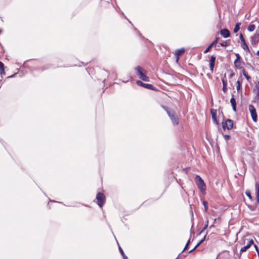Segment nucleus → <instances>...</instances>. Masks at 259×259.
I'll use <instances>...</instances> for the list:
<instances>
[{
  "label": "nucleus",
  "mask_w": 259,
  "mask_h": 259,
  "mask_svg": "<svg viewBox=\"0 0 259 259\" xmlns=\"http://www.w3.org/2000/svg\"><path fill=\"white\" fill-rule=\"evenodd\" d=\"M247 241V244H246V245L248 247V248H249L251 246V245L252 244H253V243H254V241H253V240L252 239H250V240H249V239H244V243H245V241Z\"/></svg>",
  "instance_id": "obj_18"
},
{
  "label": "nucleus",
  "mask_w": 259,
  "mask_h": 259,
  "mask_svg": "<svg viewBox=\"0 0 259 259\" xmlns=\"http://www.w3.org/2000/svg\"><path fill=\"white\" fill-rule=\"evenodd\" d=\"M233 125V120L231 119H227L225 122H222V127L224 130L227 128L228 130L232 128Z\"/></svg>",
  "instance_id": "obj_8"
},
{
  "label": "nucleus",
  "mask_w": 259,
  "mask_h": 259,
  "mask_svg": "<svg viewBox=\"0 0 259 259\" xmlns=\"http://www.w3.org/2000/svg\"><path fill=\"white\" fill-rule=\"evenodd\" d=\"M167 113L171 119L173 124L174 125H177L179 123V120L177 116L176 115L175 112L167 110Z\"/></svg>",
  "instance_id": "obj_5"
},
{
  "label": "nucleus",
  "mask_w": 259,
  "mask_h": 259,
  "mask_svg": "<svg viewBox=\"0 0 259 259\" xmlns=\"http://www.w3.org/2000/svg\"><path fill=\"white\" fill-rule=\"evenodd\" d=\"M203 205H204V207H205V210L206 211V210H207V208H208V206H207V201H203Z\"/></svg>",
  "instance_id": "obj_30"
},
{
  "label": "nucleus",
  "mask_w": 259,
  "mask_h": 259,
  "mask_svg": "<svg viewBox=\"0 0 259 259\" xmlns=\"http://www.w3.org/2000/svg\"><path fill=\"white\" fill-rule=\"evenodd\" d=\"M234 66L236 68L240 69L242 68L241 66V63L240 61L235 60L234 62Z\"/></svg>",
  "instance_id": "obj_19"
},
{
  "label": "nucleus",
  "mask_w": 259,
  "mask_h": 259,
  "mask_svg": "<svg viewBox=\"0 0 259 259\" xmlns=\"http://www.w3.org/2000/svg\"><path fill=\"white\" fill-rule=\"evenodd\" d=\"M257 54L259 56V50L257 52Z\"/></svg>",
  "instance_id": "obj_42"
},
{
  "label": "nucleus",
  "mask_w": 259,
  "mask_h": 259,
  "mask_svg": "<svg viewBox=\"0 0 259 259\" xmlns=\"http://www.w3.org/2000/svg\"><path fill=\"white\" fill-rule=\"evenodd\" d=\"M257 37H255V35L251 37V43L252 45H255L258 42Z\"/></svg>",
  "instance_id": "obj_21"
},
{
  "label": "nucleus",
  "mask_w": 259,
  "mask_h": 259,
  "mask_svg": "<svg viewBox=\"0 0 259 259\" xmlns=\"http://www.w3.org/2000/svg\"><path fill=\"white\" fill-rule=\"evenodd\" d=\"M219 39V37H217L215 38V39L205 49V50L204 51V53H207L209 51L211 48H212L213 46H216V45L218 42Z\"/></svg>",
  "instance_id": "obj_14"
},
{
  "label": "nucleus",
  "mask_w": 259,
  "mask_h": 259,
  "mask_svg": "<svg viewBox=\"0 0 259 259\" xmlns=\"http://www.w3.org/2000/svg\"><path fill=\"white\" fill-rule=\"evenodd\" d=\"M222 80L223 82V91L225 93L227 90V80L225 78H222Z\"/></svg>",
  "instance_id": "obj_16"
},
{
  "label": "nucleus",
  "mask_w": 259,
  "mask_h": 259,
  "mask_svg": "<svg viewBox=\"0 0 259 259\" xmlns=\"http://www.w3.org/2000/svg\"><path fill=\"white\" fill-rule=\"evenodd\" d=\"M240 23H237L236 24L234 28V32L236 33L240 29Z\"/></svg>",
  "instance_id": "obj_22"
},
{
  "label": "nucleus",
  "mask_w": 259,
  "mask_h": 259,
  "mask_svg": "<svg viewBox=\"0 0 259 259\" xmlns=\"http://www.w3.org/2000/svg\"><path fill=\"white\" fill-rule=\"evenodd\" d=\"M190 240H189L188 241V242H187V244H186L189 245V243H190Z\"/></svg>",
  "instance_id": "obj_40"
},
{
  "label": "nucleus",
  "mask_w": 259,
  "mask_h": 259,
  "mask_svg": "<svg viewBox=\"0 0 259 259\" xmlns=\"http://www.w3.org/2000/svg\"><path fill=\"white\" fill-rule=\"evenodd\" d=\"M221 35L224 38H227L229 37L230 35V31L227 29H223L221 30Z\"/></svg>",
  "instance_id": "obj_13"
},
{
  "label": "nucleus",
  "mask_w": 259,
  "mask_h": 259,
  "mask_svg": "<svg viewBox=\"0 0 259 259\" xmlns=\"http://www.w3.org/2000/svg\"><path fill=\"white\" fill-rule=\"evenodd\" d=\"M221 113L223 115V112L222 111H221Z\"/></svg>",
  "instance_id": "obj_43"
},
{
  "label": "nucleus",
  "mask_w": 259,
  "mask_h": 259,
  "mask_svg": "<svg viewBox=\"0 0 259 259\" xmlns=\"http://www.w3.org/2000/svg\"><path fill=\"white\" fill-rule=\"evenodd\" d=\"M196 183L198 188L200 191L203 193L206 190V185L202 179V178L198 175H196L195 177Z\"/></svg>",
  "instance_id": "obj_2"
},
{
  "label": "nucleus",
  "mask_w": 259,
  "mask_h": 259,
  "mask_svg": "<svg viewBox=\"0 0 259 259\" xmlns=\"http://www.w3.org/2000/svg\"><path fill=\"white\" fill-rule=\"evenodd\" d=\"M119 251L120 252V253H121V254L122 255L123 258L124 259H127V257L124 254V252L123 251V250L122 249V248L119 246Z\"/></svg>",
  "instance_id": "obj_26"
},
{
  "label": "nucleus",
  "mask_w": 259,
  "mask_h": 259,
  "mask_svg": "<svg viewBox=\"0 0 259 259\" xmlns=\"http://www.w3.org/2000/svg\"><path fill=\"white\" fill-rule=\"evenodd\" d=\"M254 247L255 248V249H256V251L259 254V250H258V247H257V246L255 244H254Z\"/></svg>",
  "instance_id": "obj_37"
},
{
  "label": "nucleus",
  "mask_w": 259,
  "mask_h": 259,
  "mask_svg": "<svg viewBox=\"0 0 259 259\" xmlns=\"http://www.w3.org/2000/svg\"><path fill=\"white\" fill-rule=\"evenodd\" d=\"M237 85L236 87V89H237V92H239V91L241 89V82L239 80H237Z\"/></svg>",
  "instance_id": "obj_24"
},
{
  "label": "nucleus",
  "mask_w": 259,
  "mask_h": 259,
  "mask_svg": "<svg viewBox=\"0 0 259 259\" xmlns=\"http://www.w3.org/2000/svg\"><path fill=\"white\" fill-rule=\"evenodd\" d=\"M254 92L255 93L256 98L259 99V82H258L256 85L254 89Z\"/></svg>",
  "instance_id": "obj_17"
},
{
  "label": "nucleus",
  "mask_w": 259,
  "mask_h": 259,
  "mask_svg": "<svg viewBox=\"0 0 259 259\" xmlns=\"http://www.w3.org/2000/svg\"><path fill=\"white\" fill-rule=\"evenodd\" d=\"M248 109L250 111L251 117L253 121H256L257 119V116L256 112V109L252 105H249Z\"/></svg>",
  "instance_id": "obj_7"
},
{
  "label": "nucleus",
  "mask_w": 259,
  "mask_h": 259,
  "mask_svg": "<svg viewBox=\"0 0 259 259\" xmlns=\"http://www.w3.org/2000/svg\"><path fill=\"white\" fill-rule=\"evenodd\" d=\"M176 259H178V258H176Z\"/></svg>",
  "instance_id": "obj_44"
},
{
  "label": "nucleus",
  "mask_w": 259,
  "mask_h": 259,
  "mask_svg": "<svg viewBox=\"0 0 259 259\" xmlns=\"http://www.w3.org/2000/svg\"><path fill=\"white\" fill-rule=\"evenodd\" d=\"M185 52V49L184 48H182L180 49L177 50L175 52V55H176V61L178 62L179 60L180 56H181Z\"/></svg>",
  "instance_id": "obj_12"
},
{
  "label": "nucleus",
  "mask_w": 259,
  "mask_h": 259,
  "mask_svg": "<svg viewBox=\"0 0 259 259\" xmlns=\"http://www.w3.org/2000/svg\"><path fill=\"white\" fill-rule=\"evenodd\" d=\"M247 249H248V248L246 245L241 247L240 249V253L245 251Z\"/></svg>",
  "instance_id": "obj_27"
},
{
  "label": "nucleus",
  "mask_w": 259,
  "mask_h": 259,
  "mask_svg": "<svg viewBox=\"0 0 259 259\" xmlns=\"http://www.w3.org/2000/svg\"><path fill=\"white\" fill-rule=\"evenodd\" d=\"M255 26L254 24L249 25L248 26L247 29L249 31H253L255 29Z\"/></svg>",
  "instance_id": "obj_23"
},
{
  "label": "nucleus",
  "mask_w": 259,
  "mask_h": 259,
  "mask_svg": "<svg viewBox=\"0 0 259 259\" xmlns=\"http://www.w3.org/2000/svg\"><path fill=\"white\" fill-rule=\"evenodd\" d=\"M0 73L2 75L5 74L4 64L1 61H0Z\"/></svg>",
  "instance_id": "obj_20"
},
{
  "label": "nucleus",
  "mask_w": 259,
  "mask_h": 259,
  "mask_svg": "<svg viewBox=\"0 0 259 259\" xmlns=\"http://www.w3.org/2000/svg\"><path fill=\"white\" fill-rule=\"evenodd\" d=\"M239 38L241 40V47L244 50L246 51L247 52L249 53L250 52L249 49V48L245 40V39L244 38L243 34L242 33L240 34Z\"/></svg>",
  "instance_id": "obj_6"
},
{
  "label": "nucleus",
  "mask_w": 259,
  "mask_h": 259,
  "mask_svg": "<svg viewBox=\"0 0 259 259\" xmlns=\"http://www.w3.org/2000/svg\"><path fill=\"white\" fill-rule=\"evenodd\" d=\"M206 238V235L204 236V237H203V238L202 239H201L199 242H201V243H203V242L205 240Z\"/></svg>",
  "instance_id": "obj_36"
},
{
  "label": "nucleus",
  "mask_w": 259,
  "mask_h": 259,
  "mask_svg": "<svg viewBox=\"0 0 259 259\" xmlns=\"http://www.w3.org/2000/svg\"><path fill=\"white\" fill-rule=\"evenodd\" d=\"M190 240H189L188 241V242H187V244H186L189 245V243H190Z\"/></svg>",
  "instance_id": "obj_39"
},
{
  "label": "nucleus",
  "mask_w": 259,
  "mask_h": 259,
  "mask_svg": "<svg viewBox=\"0 0 259 259\" xmlns=\"http://www.w3.org/2000/svg\"><path fill=\"white\" fill-rule=\"evenodd\" d=\"M210 113L212 116V119L215 124L218 125L219 122L217 120V111L215 109H212L210 110Z\"/></svg>",
  "instance_id": "obj_9"
},
{
  "label": "nucleus",
  "mask_w": 259,
  "mask_h": 259,
  "mask_svg": "<svg viewBox=\"0 0 259 259\" xmlns=\"http://www.w3.org/2000/svg\"><path fill=\"white\" fill-rule=\"evenodd\" d=\"M233 110L235 112L236 111V105L232 106Z\"/></svg>",
  "instance_id": "obj_35"
},
{
  "label": "nucleus",
  "mask_w": 259,
  "mask_h": 259,
  "mask_svg": "<svg viewBox=\"0 0 259 259\" xmlns=\"http://www.w3.org/2000/svg\"><path fill=\"white\" fill-rule=\"evenodd\" d=\"M207 225H206L204 227V228L201 230V231L200 232L199 234L202 233L204 231V230L207 228Z\"/></svg>",
  "instance_id": "obj_34"
},
{
  "label": "nucleus",
  "mask_w": 259,
  "mask_h": 259,
  "mask_svg": "<svg viewBox=\"0 0 259 259\" xmlns=\"http://www.w3.org/2000/svg\"><path fill=\"white\" fill-rule=\"evenodd\" d=\"M215 61V57L213 55L211 56L209 60V68L211 72H213L214 63Z\"/></svg>",
  "instance_id": "obj_11"
},
{
  "label": "nucleus",
  "mask_w": 259,
  "mask_h": 259,
  "mask_svg": "<svg viewBox=\"0 0 259 259\" xmlns=\"http://www.w3.org/2000/svg\"><path fill=\"white\" fill-rule=\"evenodd\" d=\"M201 244V242H199L191 250L189 251V253L194 251L197 247H198Z\"/></svg>",
  "instance_id": "obj_28"
},
{
  "label": "nucleus",
  "mask_w": 259,
  "mask_h": 259,
  "mask_svg": "<svg viewBox=\"0 0 259 259\" xmlns=\"http://www.w3.org/2000/svg\"><path fill=\"white\" fill-rule=\"evenodd\" d=\"M224 138L226 141H228L230 139V135H225Z\"/></svg>",
  "instance_id": "obj_33"
},
{
  "label": "nucleus",
  "mask_w": 259,
  "mask_h": 259,
  "mask_svg": "<svg viewBox=\"0 0 259 259\" xmlns=\"http://www.w3.org/2000/svg\"><path fill=\"white\" fill-rule=\"evenodd\" d=\"M96 199L98 205L102 207L105 202V196L102 193H98L96 196Z\"/></svg>",
  "instance_id": "obj_4"
},
{
  "label": "nucleus",
  "mask_w": 259,
  "mask_h": 259,
  "mask_svg": "<svg viewBox=\"0 0 259 259\" xmlns=\"http://www.w3.org/2000/svg\"><path fill=\"white\" fill-rule=\"evenodd\" d=\"M188 245H188V244H186V245L185 247H184V249H183V251H184L185 250H186V249H187V247H188Z\"/></svg>",
  "instance_id": "obj_38"
},
{
  "label": "nucleus",
  "mask_w": 259,
  "mask_h": 259,
  "mask_svg": "<svg viewBox=\"0 0 259 259\" xmlns=\"http://www.w3.org/2000/svg\"><path fill=\"white\" fill-rule=\"evenodd\" d=\"M137 84L141 85L142 87H143L146 89H150V90H154V87L152 84H147L144 83L142 81L140 80L137 81Z\"/></svg>",
  "instance_id": "obj_10"
},
{
  "label": "nucleus",
  "mask_w": 259,
  "mask_h": 259,
  "mask_svg": "<svg viewBox=\"0 0 259 259\" xmlns=\"http://www.w3.org/2000/svg\"><path fill=\"white\" fill-rule=\"evenodd\" d=\"M135 69L137 72V74L139 78L145 81H149V78L145 74L144 72L145 71L142 67L140 66H137Z\"/></svg>",
  "instance_id": "obj_1"
},
{
  "label": "nucleus",
  "mask_w": 259,
  "mask_h": 259,
  "mask_svg": "<svg viewBox=\"0 0 259 259\" xmlns=\"http://www.w3.org/2000/svg\"><path fill=\"white\" fill-rule=\"evenodd\" d=\"M230 103L231 104L232 106L233 105H236V100L233 96H232V97L231 98V99L230 100Z\"/></svg>",
  "instance_id": "obj_25"
},
{
  "label": "nucleus",
  "mask_w": 259,
  "mask_h": 259,
  "mask_svg": "<svg viewBox=\"0 0 259 259\" xmlns=\"http://www.w3.org/2000/svg\"><path fill=\"white\" fill-rule=\"evenodd\" d=\"M240 69L242 70V73L247 80L248 81L250 82L251 81V77L247 74V72L245 71L244 68H242Z\"/></svg>",
  "instance_id": "obj_15"
},
{
  "label": "nucleus",
  "mask_w": 259,
  "mask_h": 259,
  "mask_svg": "<svg viewBox=\"0 0 259 259\" xmlns=\"http://www.w3.org/2000/svg\"><path fill=\"white\" fill-rule=\"evenodd\" d=\"M235 56L236 57V59L235 60L240 61V56L239 54L237 53L235 54Z\"/></svg>",
  "instance_id": "obj_32"
},
{
  "label": "nucleus",
  "mask_w": 259,
  "mask_h": 259,
  "mask_svg": "<svg viewBox=\"0 0 259 259\" xmlns=\"http://www.w3.org/2000/svg\"><path fill=\"white\" fill-rule=\"evenodd\" d=\"M220 45H221V46H222V47H226V46H227V41H223V42H221V43L220 44Z\"/></svg>",
  "instance_id": "obj_31"
},
{
  "label": "nucleus",
  "mask_w": 259,
  "mask_h": 259,
  "mask_svg": "<svg viewBox=\"0 0 259 259\" xmlns=\"http://www.w3.org/2000/svg\"><path fill=\"white\" fill-rule=\"evenodd\" d=\"M233 75H234V73H232V74H231V75H230L231 77H232L233 76Z\"/></svg>",
  "instance_id": "obj_41"
},
{
  "label": "nucleus",
  "mask_w": 259,
  "mask_h": 259,
  "mask_svg": "<svg viewBox=\"0 0 259 259\" xmlns=\"http://www.w3.org/2000/svg\"><path fill=\"white\" fill-rule=\"evenodd\" d=\"M245 194L246 195V196L250 199L251 200L252 199V197H251V194H250V192L248 191H246L245 192Z\"/></svg>",
  "instance_id": "obj_29"
},
{
  "label": "nucleus",
  "mask_w": 259,
  "mask_h": 259,
  "mask_svg": "<svg viewBox=\"0 0 259 259\" xmlns=\"http://www.w3.org/2000/svg\"><path fill=\"white\" fill-rule=\"evenodd\" d=\"M255 188L256 197V203L253 205H247L248 207L252 211H253L256 209L257 204L259 203V183H255Z\"/></svg>",
  "instance_id": "obj_3"
}]
</instances>
